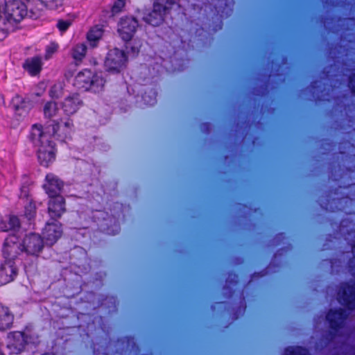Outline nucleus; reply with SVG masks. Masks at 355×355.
Returning <instances> with one entry per match:
<instances>
[{
  "label": "nucleus",
  "mask_w": 355,
  "mask_h": 355,
  "mask_svg": "<svg viewBox=\"0 0 355 355\" xmlns=\"http://www.w3.org/2000/svg\"><path fill=\"white\" fill-rule=\"evenodd\" d=\"M49 128L51 137L60 141L66 142L72 139L74 126L72 119L68 114L63 118L51 120V123L47 125L44 130Z\"/></svg>",
  "instance_id": "nucleus-2"
},
{
  "label": "nucleus",
  "mask_w": 355,
  "mask_h": 355,
  "mask_svg": "<svg viewBox=\"0 0 355 355\" xmlns=\"http://www.w3.org/2000/svg\"><path fill=\"white\" fill-rule=\"evenodd\" d=\"M171 1L173 2V1H172V0H171Z\"/></svg>",
  "instance_id": "nucleus-47"
},
{
  "label": "nucleus",
  "mask_w": 355,
  "mask_h": 355,
  "mask_svg": "<svg viewBox=\"0 0 355 355\" xmlns=\"http://www.w3.org/2000/svg\"><path fill=\"white\" fill-rule=\"evenodd\" d=\"M42 355H55V354H51V353H44V354H43Z\"/></svg>",
  "instance_id": "nucleus-45"
},
{
  "label": "nucleus",
  "mask_w": 355,
  "mask_h": 355,
  "mask_svg": "<svg viewBox=\"0 0 355 355\" xmlns=\"http://www.w3.org/2000/svg\"><path fill=\"white\" fill-rule=\"evenodd\" d=\"M141 46V43L139 40H134L130 42H127L125 44V49L128 53L135 56L139 52V49Z\"/></svg>",
  "instance_id": "nucleus-29"
},
{
  "label": "nucleus",
  "mask_w": 355,
  "mask_h": 355,
  "mask_svg": "<svg viewBox=\"0 0 355 355\" xmlns=\"http://www.w3.org/2000/svg\"><path fill=\"white\" fill-rule=\"evenodd\" d=\"M63 186V182L55 175L53 173L46 174L43 188L49 197L61 196L60 193Z\"/></svg>",
  "instance_id": "nucleus-16"
},
{
  "label": "nucleus",
  "mask_w": 355,
  "mask_h": 355,
  "mask_svg": "<svg viewBox=\"0 0 355 355\" xmlns=\"http://www.w3.org/2000/svg\"><path fill=\"white\" fill-rule=\"evenodd\" d=\"M15 315L10 309L0 304V331H6L12 327Z\"/></svg>",
  "instance_id": "nucleus-17"
},
{
  "label": "nucleus",
  "mask_w": 355,
  "mask_h": 355,
  "mask_svg": "<svg viewBox=\"0 0 355 355\" xmlns=\"http://www.w3.org/2000/svg\"><path fill=\"white\" fill-rule=\"evenodd\" d=\"M58 45L55 43L52 42L48 45L46 48L45 58L48 60L51 58L52 55L58 51Z\"/></svg>",
  "instance_id": "nucleus-31"
},
{
  "label": "nucleus",
  "mask_w": 355,
  "mask_h": 355,
  "mask_svg": "<svg viewBox=\"0 0 355 355\" xmlns=\"http://www.w3.org/2000/svg\"><path fill=\"white\" fill-rule=\"evenodd\" d=\"M29 337L24 331H11L7 336V348L10 354H19L28 343Z\"/></svg>",
  "instance_id": "nucleus-9"
},
{
  "label": "nucleus",
  "mask_w": 355,
  "mask_h": 355,
  "mask_svg": "<svg viewBox=\"0 0 355 355\" xmlns=\"http://www.w3.org/2000/svg\"><path fill=\"white\" fill-rule=\"evenodd\" d=\"M42 62L39 56L27 58L23 64L24 69L31 76L39 73L42 69Z\"/></svg>",
  "instance_id": "nucleus-20"
},
{
  "label": "nucleus",
  "mask_w": 355,
  "mask_h": 355,
  "mask_svg": "<svg viewBox=\"0 0 355 355\" xmlns=\"http://www.w3.org/2000/svg\"><path fill=\"white\" fill-rule=\"evenodd\" d=\"M223 114H230L234 116L237 115H245V116H251V115H256V116H263L264 114H301L302 112H223ZM324 114H326L327 115H333L334 114H337L338 112H323ZM340 114H343V112H339ZM346 115H348L349 112H344Z\"/></svg>",
  "instance_id": "nucleus-23"
},
{
  "label": "nucleus",
  "mask_w": 355,
  "mask_h": 355,
  "mask_svg": "<svg viewBox=\"0 0 355 355\" xmlns=\"http://www.w3.org/2000/svg\"><path fill=\"white\" fill-rule=\"evenodd\" d=\"M6 0H0V40H3L8 32V27H3L1 26V21L3 17V12H5L6 7Z\"/></svg>",
  "instance_id": "nucleus-28"
},
{
  "label": "nucleus",
  "mask_w": 355,
  "mask_h": 355,
  "mask_svg": "<svg viewBox=\"0 0 355 355\" xmlns=\"http://www.w3.org/2000/svg\"><path fill=\"white\" fill-rule=\"evenodd\" d=\"M33 182L28 175L24 174L22 175L21 186H24L26 187L30 188Z\"/></svg>",
  "instance_id": "nucleus-36"
},
{
  "label": "nucleus",
  "mask_w": 355,
  "mask_h": 355,
  "mask_svg": "<svg viewBox=\"0 0 355 355\" xmlns=\"http://www.w3.org/2000/svg\"><path fill=\"white\" fill-rule=\"evenodd\" d=\"M126 339L128 341H129L130 340L132 339V338L131 336H127Z\"/></svg>",
  "instance_id": "nucleus-44"
},
{
  "label": "nucleus",
  "mask_w": 355,
  "mask_h": 355,
  "mask_svg": "<svg viewBox=\"0 0 355 355\" xmlns=\"http://www.w3.org/2000/svg\"><path fill=\"white\" fill-rule=\"evenodd\" d=\"M87 52V46L82 43L76 44L71 51L72 58L76 62H81L85 58Z\"/></svg>",
  "instance_id": "nucleus-24"
},
{
  "label": "nucleus",
  "mask_w": 355,
  "mask_h": 355,
  "mask_svg": "<svg viewBox=\"0 0 355 355\" xmlns=\"http://www.w3.org/2000/svg\"><path fill=\"white\" fill-rule=\"evenodd\" d=\"M21 227L19 218L15 215H9L8 218H3L0 214V230L1 232H16Z\"/></svg>",
  "instance_id": "nucleus-19"
},
{
  "label": "nucleus",
  "mask_w": 355,
  "mask_h": 355,
  "mask_svg": "<svg viewBox=\"0 0 355 355\" xmlns=\"http://www.w3.org/2000/svg\"><path fill=\"white\" fill-rule=\"evenodd\" d=\"M137 20L132 17H125L121 19L118 24V33L125 42H130L138 27Z\"/></svg>",
  "instance_id": "nucleus-12"
},
{
  "label": "nucleus",
  "mask_w": 355,
  "mask_h": 355,
  "mask_svg": "<svg viewBox=\"0 0 355 355\" xmlns=\"http://www.w3.org/2000/svg\"><path fill=\"white\" fill-rule=\"evenodd\" d=\"M325 318L330 329L329 334L334 338L343 327V321L347 318L346 312L342 308L330 309Z\"/></svg>",
  "instance_id": "nucleus-8"
},
{
  "label": "nucleus",
  "mask_w": 355,
  "mask_h": 355,
  "mask_svg": "<svg viewBox=\"0 0 355 355\" xmlns=\"http://www.w3.org/2000/svg\"><path fill=\"white\" fill-rule=\"evenodd\" d=\"M28 11L26 10L24 2L14 0L6 4L5 12L1 21L3 27H8V31L15 23L20 22L27 17Z\"/></svg>",
  "instance_id": "nucleus-3"
},
{
  "label": "nucleus",
  "mask_w": 355,
  "mask_h": 355,
  "mask_svg": "<svg viewBox=\"0 0 355 355\" xmlns=\"http://www.w3.org/2000/svg\"><path fill=\"white\" fill-rule=\"evenodd\" d=\"M338 299L347 310H355V283H342L338 292Z\"/></svg>",
  "instance_id": "nucleus-11"
},
{
  "label": "nucleus",
  "mask_w": 355,
  "mask_h": 355,
  "mask_svg": "<svg viewBox=\"0 0 355 355\" xmlns=\"http://www.w3.org/2000/svg\"><path fill=\"white\" fill-rule=\"evenodd\" d=\"M48 212L51 220H56L66 211L65 200L62 196L49 197Z\"/></svg>",
  "instance_id": "nucleus-15"
},
{
  "label": "nucleus",
  "mask_w": 355,
  "mask_h": 355,
  "mask_svg": "<svg viewBox=\"0 0 355 355\" xmlns=\"http://www.w3.org/2000/svg\"><path fill=\"white\" fill-rule=\"evenodd\" d=\"M285 355H309L308 350L302 346H288L284 349Z\"/></svg>",
  "instance_id": "nucleus-27"
},
{
  "label": "nucleus",
  "mask_w": 355,
  "mask_h": 355,
  "mask_svg": "<svg viewBox=\"0 0 355 355\" xmlns=\"http://www.w3.org/2000/svg\"><path fill=\"white\" fill-rule=\"evenodd\" d=\"M146 98V95L143 96L144 101H146L147 103H148L150 105H153L156 102L155 98H151L150 101H147Z\"/></svg>",
  "instance_id": "nucleus-41"
},
{
  "label": "nucleus",
  "mask_w": 355,
  "mask_h": 355,
  "mask_svg": "<svg viewBox=\"0 0 355 355\" xmlns=\"http://www.w3.org/2000/svg\"><path fill=\"white\" fill-rule=\"evenodd\" d=\"M0 355H4V354L2 352H0Z\"/></svg>",
  "instance_id": "nucleus-46"
},
{
  "label": "nucleus",
  "mask_w": 355,
  "mask_h": 355,
  "mask_svg": "<svg viewBox=\"0 0 355 355\" xmlns=\"http://www.w3.org/2000/svg\"><path fill=\"white\" fill-rule=\"evenodd\" d=\"M49 129L44 130L40 124H33L29 134V139L36 150L37 160L44 167H49L56 159L57 148L52 140Z\"/></svg>",
  "instance_id": "nucleus-1"
},
{
  "label": "nucleus",
  "mask_w": 355,
  "mask_h": 355,
  "mask_svg": "<svg viewBox=\"0 0 355 355\" xmlns=\"http://www.w3.org/2000/svg\"><path fill=\"white\" fill-rule=\"evenodd\" d=\"M71 25V23L69 21L60 20L58 21L57 27L60 31H65Z\"/></svg>",
  "instance_id": "nucleus-35"
},
{
  "label": "nucleus",
  "mask_w": 355,
  "mask_h": 355,
  "mask_svg": "<svg viewBox=\"0 0 355 355\" xmlns=\"http://www.w3.org/2000/svg\"><path fill=\"white\" fill-rule=\"evenodd\" d=\"M46 8L51 10H57L63 5L64 0H42Z\"/></svg>",
  "instance_id": "nucleus-30"
},
{
  "label": "nucleus",
  "mask_w": 355,
  "mask_h": 355,
  "mask_svg": "<svg viewBox=\"0 0 355 355\" xmlns=\"http://www.w3.org/2000/svg\"><path fill=\"white\" fill-rule=\"evenodd\" d=\"M43 238L47 245H53L62 234V225L58 220L47 222L42 231Z\"/></svg>",
  "instance_id": "nucleus-13"
},
{
  "label": "nucleus",
  "mask_w": 355,
  "mask_h": 355,
  "mask_svg": "<svg viewBox=\"0 0 355 355\" xmlns=\"http://www.w3.org/2000/svg\"><path fill=\"white\" fill-rule=\"evenodd\" d=\"M58 89L59 87L56 85H54L51 88L49 94L52 98H58L59 96V94L57 93Z\"/></svg>",
  "instance_id": "nucleus-39"
},
{
  "label": "nucleus",
  "mask_w": 355,
  "mask_h": 355,
  "mask_svg": "<svg viewBox=\"0 0 355 355\" xmlns=\"http://www.w3.org/2000/svg\"><path fill=\"white\" fill-rule=\"evenodd\" d=\"M24 252L19 237L15 233L10 234L4 240L2 247L3 261L15 262L18 257Z\"/></svg>",
  "instance_id": "nucleus-6"
},
{
  "label": "nucleus",
  "mask_w": 355,
  "mask_h": 355,
  "mask_svg": "<svg viewBox=\"0 0 355 355\" xmlns=\"http://www.w3.org/2000/svg\"><path fill=\"white\" fill-rule=\"evenodd\" d=\"M19 268L15 262L6 261L0 264V286L6 285L13 282L17 277Z\"/></svg>",
  "instance_id": "nucleus-14"
},
{
  "label": "nucleus",
  "mask_w": 355,
  "mask_h": 355,
  "mask_svg": "<svg viewBox=\"0 0 355 355\" xmlns=\"http://www.w3.org/2000/svg\"><path fill=\"white\" fill-rule=\"evenodd\" d=\"M12 107L15 110L31 109L29 102L25 101L21 96H16L11 101Z\"/></svg>",
  "instance_id": "nucleus-26"
},
{
  "label": "nucleus",
  "mask_w": 355,
  "mask_h": 355,
  "mask_svg": "<svg viewBox=\"0 0 355 355\" xmlns=\"http://www.w3.org/2000/svg\"><path fill=\"white\" fill-rule=\"evenodd\" d=\"M60 107L61 104L58 105V104L54 101H49L46 103L44 111H58L60 109Z\"/></svg>",
  "instance_id": "nucleus-32"
},
{
  "label": "nucleus",
  "mask_w": 355,
  "mask_h": 355,
  "mask_svg": "<svg viewBox=\"0 0 355 355\" xmlns=\"http://www.w3.org/2000/svg\"><path fill=\"white\" fill-rule=\"evenodd\" d=\"M125 6V0H116L112 8V12L114 14L118 13L121 11Z\"/></svg>",
  "instance_id": "nucleus-33"
},
{
  "label": "nucleus",
  "mask_w": 355,
  "mask_h": 355,
  "mask_svg": "<svg viewBox=\"0 0 355 355\" xmlns=\"http://www.w3.org/2000/svg\"><path fill=\"white\" fill-rule=\"evenodd\" d=\"M253 275H257V276H258V277H262V276H263V273H262V272H254V273L253 274Z\"/></svg>",
  "instance_id": "nucleus-43"
},
{
  "label": "nucleus",
  "mask_w": 355,
  "mask_h": 355,
  "mask_svg": "<svg viewBox=\"0 0 355 355\" xmlns=\"http://www.w3.org/2000/svg\"><path fill=\"white\" fill-rule=\"evenodd\" d=\"M4 105V98L3 95L0 93V109Z\"/></svg>",
  "instance_id": "nucleus-42"
},
{
  "label": "nucleus",
  "mask_w": 355,
  "mask_h": 355,
  "mask_svg": "<svg viewBox=\"0 0 355 355\" xmlns=\"http://www.w3.org/2000/svg\"><path fill=\"white\" fill-rule=\"evenodd\" d=\"M83 104V101L80 98L78 94H75L67 97L63 104V107L65 108L64 111L67 110H76L80 107Z\"/></svg>",
  "instance_id": "nucleus-21"
},
{
  "label": "nucleus",
  "mask_w": 355,
  "mask_h": 355,
  "mask_svg": "<svg viewBox=\"0 0 355 355\" xmlns=\"http://www.w3.org/2000/svg\"><path fill=\"white\" fill-rule=\"evenodd\" d=\"M349 87L352 93L355 94V73L349 77Z\"/></svg>",
  "instance_id": "nucleus-37"
},
{
  "label": "nucleus",
  "mask_w": 355,
  "mask_h": 355,
  "mask_svg": "<svg viewBox=\"0 0 355 355\" xmlns=\"http://www.w3.org/2000/svg\"><path fill=\"white\" fill-rule=\"evenodd\" d=\"M24 4L28 11L27 17L33 19L39 18L46 8L42 0H26Z\"/></svg>",
  "instance_id": "nucleus-18"
},
{
  "label": "nucleus",
  "mask_w": 355,
  "mask_h": 355,
  "mask_svg": "<svg viewBox=\"0 0 355 355\" xmlns=\"http://www.w3.org/2000/svg\"><path fill=\"white\" fill-rule=\"evenodd\" d=\"M44 239L43 237L36 233L26 234L21 242L24 252L37 259L44 248Z\"/></svg>",
  "instance_id": "nucleus-7"
},
{
  "label": "nucleus",
  "mask_w": 355,
  "mask_h": 355,
  "mask_svg": "<svg viewBox=\"0 0 355 355\" xmlns=\"http://www.w3.org/2000/svg\"><path fill=\"white\" fill-rule=\"evenodd\" d=\"M37 207L33 199H30L28 203L24 207V216L29 220H33L36 216Z\"/></svg>",
  "instance_id": "nucleus-25"
},
{
  "label": "nucleus",
  "mask_w": 355,
  "mask_h": 355,
  "mask_svg": "<svg viewBox=\"0 0 355 355\" xmlns=\"http://www.w3.org/2000/svg\"><path fill=\"white\" fill-rule=\"evenodd\" d=\"M105 80L98 74H94L90 70L85 69L79 72L75 78L74 85L79 89L99 92L103 89Z\"/></svg>",
  "instance_id": "nucleus-4"
},
{
  "label": "nucleus",
  "mask_w": 355,
  "mask_h": 355,
  "mask_svg": "<svg viewBox=\"0 0 355 355\" xmlns=\"http://www.w3.org/2000/svg\"><path fill=\"white\" fill-rule=\"evenodd\" d=\"M173 3L171 0H155L152 11L144 16V20L153 26H159Z\"/></svg>",
  "instance_id": "nucleus-5"
},
{
  "label": "nucleus",
  "mask_w": 355,
  "mask_h": 355,
  "mask_svg": "<svg viewBox=\"0 0 355 355\" xmlns=\"http://www.w3.org/2000/svg\"><path fill=\"white\" fill-rule=\"evenodd\" d=\"M103 30L102 27L96 26L93 27L87 33V40L92 47L96 46V42L101 38Z\"/></svg>",
  "instance_id": "nucleus-22"
},
{
  "label": "nucleus",
  "mask_w": 355,
  "mask_h": 355,
  "mask_svg": "<svg viewBox=\"0 0 355 355\" xmlns=\"http://www.w3.org/2000/svg\"><path fill=\"white\" fill-rule=\"evenodd\" d=\"M19 198L21 199H26L29 200L30 199V188L24 186H20V194Z\"/></svg>",
  "instance_id": "nucleus-34"
},
{
  "label": "nucleus",
  "mask_w": 355,
  "mask_h": 355,
  "mask_svg": "<svg viewBox=\"0 0 355 355\" xmlns=\"http://www.w3.org/2000/svg\"><path fill=\"white\" fill-rule=\"evenodd\" d=\"M57 113L58 112H44V114H45L46 118H52V117H55Z\"/></svg>",
  "instance_id": "nucleus-40"
},
{
  "label": "nucleus",
  "mask_w": 355,
  "mask_h": 355,
  "mask_svg": "<svg viewBox=\"0 0 355 355\" xmlns=\"http://www.w3.org/2000/svg\"><path fill=\"white\" fill-rule=\"evenodd\" d=\"M200 128L205 133H209L211 128V124L209 122H203L200 124Z\"/></svg>",
  "instance_id": "nucleus-38"
},
{
  "label": "nucleus",
  "mask_w": 355,
  "mask_h": 355,
  "mask_svg": "<svg viewBox=\"0 0 355 355\" xmlns=\"http://www.w3.org/2000/svg\"><path fill=\"white\" fill-rule=\"evenodd\" d=\"M127 56L125 52L117 48L110 50L105 62L109 71L119 73L125 67Z\"/></svg>",
  "instance_id": "nucleus-10"
}]
</instances>
